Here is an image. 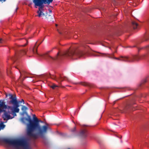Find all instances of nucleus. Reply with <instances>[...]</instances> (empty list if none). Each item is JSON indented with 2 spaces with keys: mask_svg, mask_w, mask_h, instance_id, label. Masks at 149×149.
Wrapping results in <instances>:
<instances>
[{
  "mask_svg": "<svg viewBox=\"0 0 149 149\" xmlns=\"http://www.w3.org/2000/svg\"><path fill=\"white\" fill-rule=\"evenodd\" d=\"M148 47H149V45H148Z\"/></svg>",
  "mask_w": 149,
  "mask_h": 149,
  "instance_id": "obj_23",
  "label": "nucleus"
},
{
  "mask_svg": "<svg viewBox=\"0 0 149 149\" xmlns=\"http://www.w3.org/2000/svg\"><path fill=\"white\" fill-rule=\"evenodd\" d=\"M116 59L124 61H133V60H131L130 58L127 57L121 56L119 58H116Z\"/></svg>",
  "mask_w": 149,
  "mask_h": 149,
  "instance_id": "obj_6",
  "label": "nucleus"
},
{
  "mask_svg": "<svg viewBox=\"0 0 149 149\" xmlns=\"http://www.w3.org/2000/svg\"><path fill=\"white\" fill-rule=\"evenodd\" d=\"M6 0H3V1H6Z\"/></svg>",
  "mask_w": 149,
  "mask_h": 149,
  "instance_id": "obj_20",
  "label": "nucleus"
},
{
  "mask_svg": "<svg viewBox=\"0 0 149 149\" xmlns=\"http://www.w3.org/2000/svg\"><path fill=\"white\" fill-rule=\"evenodd\" d=\"M8 70H9L8 69H7V72H8Z\"/></svg>",
  "mask_w": 149,
  "mask_h": 149,
  "instance_id": "obj_17",
  "label": "nucleus"
},
{
  "mask_svg": "<svg viewBox=\"0 0 149 149\" xmlns=\"http://www.w3.org/2000/svg\"><path fill=\"white\" fill-rule=\"evenodd\" d=\"M57 31H58V32L59 33H60V32H59V31H58V30H57Z\"/></svg>",
  "mask_w": 149,
  "mask_h": 149,
  "instance_id": "obj_19",
  "label": "nucleus"
},
{
  "mask_svg": "<svg viewBox=\"0 0 149 149\" xmlns=\"http://www.w3.org/2000/svg\"><path fill=\"white\" fill-rule=\"evenodd\" d=\"M37 49L36 48L34 47V48L33 49V52L34 53H35L36 52H37Z\"/></svg>",
  "mask_w": 149,
  "mask_h": 149,
  "instance_id": "obj_13",
  "label": "nucleus"
},
{
  "mask_svg": "<svg viewBox=\"0 0 149 149\" xmlns=\"http://www.w3.org/2000/svg\"><path fill=\"white\" fill-rule=\"evenodd\" d=\"M39 120V122H42V121H41V120Z\"/></svg>",
  "mask_w": 149,
  "mask_h": 149,
  "instance_id": "obj_15",
  "label": "nucleus"
},
{
  "mask_svg": "<svg viewBox=\"0 0 149 149\" xmlns=\"http://www.w3.org/2000/svg\"><path fill=\"white\" fill-rule=\"evenodd\" d=\"M85 54V52L81 51H77L74 52L73 50L69 49L65 51L61 55L59 52H58L57 55L54 57L53 58L49 56L47 53L43 54L42 55L45 58L47 57H50L53 60H56L59 58L61 56L68 57L72 59H77L82 56Z\"/></svg>",
  "mask_w": 149,
  "mask_h": 149,
  "instance_id": "obj_3",
  "label": "nucleus"
},
{
  "mask_svg": "<svg viewBox=\"0 0 149 149\" xmlns=\"http://www.w3.org/2000/svg\"><path fill=\"white\" fill-rule=\"evenodd\" d=\"M10 99L11 100L8 102L9 104H12L13 106H7L5 105V102L0 100V113L4 112V113L2 117L4 121H7L9 119L13 118L16 115L15 113H18L19 109L18 107H19L18 103L23 102L24 101L23 99L17 102L16 97H14L12 95H11Z\"/></svg>",
  "mask_w": 149,
  "mask_h": 149,
  "instance_id": "obj_1",
  "label": "nucleus"
},
{
  "mask_svg": "<svg viewBox=\"0 0 149 149\" xmlns=\"http://www.w3.org/2000/svg\"><path fill=\"white\" fill-rule=\"evenodd\" d=\"M56 26H57V24H56Z\"/></svg>",
  "mask_w": 149,
  "mask_h": 149,
  "instance_id": "obj_18",
  "label": "nucleus"
},
{
  "mask_svg": "<svg viewBox=\"0 0 149 149\" xmlns=\"http://www.w3.org/2000/svg\"><path fill=\"white\" fill-rule=\"evenodd\" d=\"M84 85H86V84H84Z\"/></svg>",
  "mask_w": 149,
  "mask_h": 149,
  "instance_id": "obj_22",
  "label": "nucleus"
},
{
  "mask_svg": "<svg viewBox=\"0 0 149 149\" xmlns=\"http://www.w3.org/2000/svg\"><path fill=\"white\" fill-rule=\"evenodd\" d=\"M132 24L134 28L136 29L137 28L138 26V24L135 22L133 21L132 22Z\"/></svg>",
  "mask_w": 149,
  "mask_h": 149,
  "instance_id": "obj_8",
  "label": "nucleus"
},
{
  "mask_svg": "<svg viewBox=\"0 0 149 149\" xmlns=\"http://www.w3.org/2000/svg\"><path fill=\"white\" fill-rule=\"evenodd\" d=\"M27 109V108L24 106H23L22 107V109L23 111H25Z\"/></svg>",
  "mask_w": 149,
  "mask_h": 149,
  "instance_id": "obj_11",
  "label": "nucleus"
},
{
  "mask_svg": "<svg viewBox=\"0 0 149 149\" xmlns=\"http://www.w3.org/2000/svg\"><path fill=\"white\" fill-rule=\"evenodd\" d=\"M81 134L82 135H86L87 134V131L86 130H84L81 132Z\"/></svg>",
  "mask_w": 149,
  "mask_h": 149,
  "instance_id": "obj_9",
  "label": "nucleus"
},
{
  "mask_svg": "<svg viewBox=\"0 0 149 149\" xmlns=\"http://www.w3.org/2000/svg\"><path fill=\"white\" fill-rule=\"evenodd\" d=\"M5 127V125L3 124V123L0 124V130L1 129H3Z\"/></svg>",
  "mask_w": 149,
  "mask_h": 149,
  "instance_id": "obj_10",
  "label": "nucleus"
},
{
  "mask_svg": "<svg viewBox=\"0 0 149 149\" xmlns=\"http://www.w3.org/2000/svg\"><path fill=\"white\" fill-rule=\"evenodd\" d=\"M53 0H33V2L36 6H39V10L37 12L38 16L39 17L45 15L43 11L44 6L43 4L49 5L52 2ZM36 8H37L36 7Z\"/></svg>",
  "mask_w": 149,
  "mask_h": 149,
  "instance_id": "obj_5",
  "label": "nucleus"
},
{
  "mask_svg": "<svg viewBox=\"0 0 149 149\" xmlns=\"http://www.w3.org/2000/svg\"><path fill=\"white\" fill-rule=\"evenodd\" d=\"M26 44H25L24 45V46H25L26 45Z\"/></svg>",
  "mask_w": 149,
  "mask_h": 149,
  "instance_id": "obj_21",
  "label": "nucleus"
},
{
  "mask_svg": "<svg viewBox=\"0 0 149 149\" xmlns=\"http://www.w3.org/2000/svg\"><path fill=\"white\" fill-rule=\"evenodd\" d=\"M22 52H23L24 53H26V52H25V51H22Z\"/></svg>",
  "mask_w": 149,
  "mask_h": 149,
  "instance_id": "obj_14",
  "label": "nucleus"
},
{
  "mask_svg": "<svg viewBox=\"0 0 149 149\" xmlns=\"http://www.w3.org/2000/svg\"><path fill=\"white\" fill-rule=\"evenodd\" d=\"M58 86L55 84H53L51 86V87L53 89H55L56 87H57Z\"/></svg>",
  "mask_w": 149,
  "mask_h": 149,
  "instance_id": "obj_12",
  "label": "nucleus"
},
{
  "mask_svg": "<svg viewBox=\"0 0 149 149\" xmlns=\"http://www.w3.org/2000/svg\"><path fill=\"white\" fill-rule=\"evenodd\" d=\"M1 40H2V39H1L0 40V43L1 42Z\"/></svg>",
  "mask_w": 149,
  "mask_h": 149,
  "instance_id": "obj_16",
  "label": "nucleus"
},
{
  "mask_svg": "<svg viewBox=\"0 0 149 149\" xmlns=\"http://www.w3.org/2000/svg\"><path fill=\"white\" fill-rule=\"evenodd\" d=\"M33 116L34 122H33L30 119H26L29 123L27 124V134L31 138H36L33 133L34 131L36 130L39 134L41 135L46 133L48 128L47 126L41 127L39 123V120L35 115H33Z\"/></svg>",
  "mask_w": 149,
  "mask_h": 149,
  "instance_id": "obj_2",
  "label": "nucleus"
},
{
  "mask_svg": "<svg viewBox=\"0 0 149 149\" xmlns=\"http://www.w3.org/2000/svg\"><path fill=\"white\" fill-rule=\"evenodd\" d=\"M5 141L16 149H31L29 140L25 138L19 140L6 139Z\"/></svg>",
  "mask_w": 149,
  "mask_h": 149,
  "instance_id": "obj_4",
  "label": "nucleus"
},
{
  "mask_svg": "<svg viewBox=\"0 0 149 149\" xmlns=\"http://www.w3.org/2000/svg\"><path fill=\"white\" fill-rule=\"evenodd\" d=\"M57 79L58 80H57V81L58 82L59 81H61L63 80L69 81V80H68V78H67L66 77H61L59 78L58 79Z\"/></svg>",
  "mask_w": 149,
  "mask_h": 149,
  "instance_id": "obj_7",
  "label": "nucleus"
}]
</instances>
